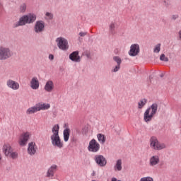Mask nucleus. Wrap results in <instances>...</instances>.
Listing matches in <instances>:
<instances>
[{
    "label": "nucleus",
    "instance_id": "obj_1",
    "mask_svg": "<svg viewBox=\"0 0 181 181\" xmlns=\"http://www.w3.org/2000/svg\"><path fill=\"white\" fill-rule=\"evenodd\" d=\"M60 129V126L59 124H55L52 129V134L51 136V144L54 148H58L59 149H62L64 144H63V141L60 139V136H59V131Z\"/></svg>",
    "mask_w": 181,
    "mask_h": 181
},
{
    "label": "nucleus",
    "instance_id": "obj_2",
    "mask_svg": "<svg viewBox=\"0 0 181 181\" xmlns=\"http://www.w3.org/2000/svg\"><path fill=\"white\" fill-rule=\"evenodd\" d=\"M36 14L28 13L21 16L18 21L13 24V28H19V26H25L26 24L33 23L36 21Z\"/></svg>",
    "mask_w": 181,
    "mask_h": 181
},
{
    "label": "nucleus",
    "instance_id": "obj_3",
    "mask_svg": "<svg viewBox=\"0 0 181 181\" xmlns=\"http://www.w3.org/2000/svg\"><path fill=\"white\" fill-rule=\"evenodd\" d=\"M156 112H158V103H153L151 107L146 110L144 114V119L145 122H151L153 116L156 115Z\"/></svg>",
    "mask_w": 181,
    "mask_h": 181
},
{
    "label": "nucleus",
    "instance_id": "obj_4",
    "mask_svg": "<svg viewBox=\"0 0 181 181\" xmlns=\"http://www.w3.org/2000/svg\"><path fill=\"white\" fill-rule=\"evenodd\" d=\"M150 148L153 151H162L166 148V144L158 140V137L153 136L149 139Z\"/></svg>",
    "mask_w": 181,
    "mask_h": 181
},
{
    "label": "nucleus",
    "instance_id": "obj_5",
    "mask_svg": "<svg viewBox=\"0 0 181 181\" xmlns=\"http://www.w3.org/2000/svg\"><path fill=\"white\" fill-rule=\"evenodd\" d=\"M55 42L57 47H59L60 50H63L64 52L69 50V46L67 39L63 37H59L56 39Z\"/></svg>",
    "mask_w": 181,
    "mask_h": 181
},
{
    "label": "nucleus",
    "instance_id": "obj_6",
    "mask_svg": "<svg viewBox=\"0 0 181 181\" xmlns=\"http://www.w3.org/2000/svg\"><path fill=\"white\" fill-rule=\"evenodd\" d=\"M12 57V52L8 47H0V60H8Z\"/></svg>",
    "mask_w": 181,
    "mask_h": 181
},
{
    "label": "nucleus",
    "instance_id": "obj_7",
    "mask_svg": "<svg viewBox=\"0 0 181 181\" xmlns=\"http://www.w3.org/2000/svg\"><path fill=\"white\" fill-rule=\"evenodd\" d=\"M100 143L97 142V140L93 139L89 141V145L88 146V151L89 152H93V153H97V152L100 151Z\"/></svg>",
    "mask_w": 181,
    "mask_h": 181
},
{
    "label": "nucleus",
    "instance_id": "obj_8",
    "mask_svg": "<svg viewBox=\"0 0 181 181\" xmlns=\"http://www.w3.org/2000/svg\"><path fill=\"white\" fill-rule=\"evenodd\" d=\"M30 136H32V134L28 132L21 134L18 139V145H20V146H26V145H28V141H29Z\"/></svg>",
    "mask_w": 181,
    "mask_h": 181
},
{
    "label": "nucleus",
    "instance_id": "obj_9",
    "mask_svg": "<svg viewBox=\"0 0 181 181\" xmlns=\"http://www.w3.org/2000/svg\"><path fill=\"white\" fill-rule=\"evenodd\" d=\"M59 170V166L56 164H52L47 170L45 174V177L48 179H54V175H56V172Z\"/></svg>",
    "mask_w": 181,
    "mask_h": 181
},
{
    "label": "nucleus",
    "instance_id": "obj_10",
    "mask_svg": "<svg viewBox=\"0 0 181 181\" xmlns=\"http://www.w3.org/2000/svg\"><path fill=\"white\" fill-rule=\"evenodd\" d=\"M94 160L98 166H100V168H104V166L107 165V158L103 155H95L94 156Z\"/></svg>",
    "mask_w": 181,
    "mask_h": 181
},
{
    "label": "nucleus",
    "instance_id": "obj_11",
    "mask_svg": "<svg viewBox=\"0 0 181 181\" xmlns=\"http://www.w3.org/2000/svg\"><path fill=\"white\" fill-rule=\"evenodd\" d=\"M8 88H11V90H13V91H16L17 90H19L21 86L19 85V83L16 81H13L12 79H8L6 83Z\"/></svg>",
    "mask_w": 181,
    "mask_h": 181
},
{
    "label": "nucleus",
    "instance_id": "obj_12",
    "mask_svg": "<svg viewBox=\"0 0 181 181\" xmlns=\"http://www.w3.org/2000/svg\"><path fill=\"white\" fill-rule=\"evenodd\" d=\"M139 52H140L139 45L133 44L130 47V50L129 51V54L132 57H135V56H138V54H139Z\"/></svg>",
    "mask_w": 181,
    "mask_h": 181
},
{
    "label": "nucleus",
    "instance_id": "obj_13",
    "mask_svg": "<svg viewBox=\"0 0 181 181\" xmlns=\"http://www.w3.org/2000/svg\"><path fill=\"white\" fill-rule=\"evenodd\" d=\"M45 30V22L43 21H36L34 26V31L35 33H42Z\"/></svg>",
    "mask_w": 181,
    "mask_h": 181
},
{
    "label": "nucleus",
    "instance_id": "obj_14",
    "mask_svg": "<svg viewBox=\"0 0 181 181\" xmlns=\"http://www.w3.org/2000/svg\"><path fill=\"white\" fill-rule=\"evenodd\" d=\"M78 51H74L69 56V60L74 62V63H80L81 62V57H80Z\"/></svg>",
    "mask_w": 181,
    "mask_h": 181
},
{
    "label": "nucleus",
    "instance_id": "obj_15",
    "mask_svg": "<svg viewBox=\"0 0 181 181\" xmlns=\"http://www.w3.org/2000/svg\"><path fill=\"white\" fill-rule=\"evenodd\" d=\"M36 151H37V147H36V143L32 141L28 144V153L30 156H33L35 153H36Z\"/></svg>",
    "mask_w": 181,
    "mask_h": 181
},
{
    "label": "nucleus",
    "instance_id": "obj_16",
    "mask_svg": "<svg viewBox=\"0 0 181 181\" xmlns=\"http://www.w3.org/2000/svg\"><path fill=\"white\" fill-rule=\"evenodd\" d=\"M44 90L47 91V93H52L54 90V83L53 81L48 80L44 86Z\"/></svg>",
    "mask_w": 181,
    "mask_h": 181
},
{
    "label": "nucleus",
    "instance_id": "obj_17",
    "mask_svg": "<svg viewBox=\"0 0 181 181\" xmlns=\"http://www.w3.org/2000/svg\"><path fill=\"white\" fill-rule=\"evenodd\" d=\"M40 86V83H39V79H37V77H33L30 82V86L31 87L32 90H39Z\"/></svg>",
    "mask_w": 181,
    "mask_h": 181
},
{
    "label": "nucleus",
    "instance_id": "obj_18",
    "mask_svg": "<svg viewBox=\"0 0 181 181\" xmlns=\"http://www.w3.org/2000/svg\"><path fill=\"white\" fill-rule=\"evenodd\" d=\"M159 162H160V159L159 158V156L155 155L150 158L149 159V165L153 168L156 166Z\"/></svg>",
    "mask_w": 181,
    "mask_h": 181
},
{
    "label": "nucleus",
    "instance_id": "obj_19",
    "mask_svg": "<svg viewBox=\"0 0 181 181\" xmlns=\"http://www.w3.org/2000/svg\"><path fill=\"white\" fill-rule=\"evenodd\" d=\"M64 127L65 128L63 132L64 141V142H68L70 138V128H69V126L66 124H64Z\"/></svg>",
    "mask_w": 181,
    "mask_h": 181
},
{
    "label": "nucleus",
    "instance_id": "obj_20",
    "mask_svg": "<svg viewBox=\"0 0 181 181\" xmlns=\"http://www.w3.org/2000/svg\"><path fill=\"white\" fill-rule=\"evenodd\" d=\"M37 107L38 108V111H46V110H49L50 108V104L49 103H37Z\"/></svg>",
    "mask_w": 181,
    "mask_h": 181
},
{
    "label": "nucleus",
    "instance_id": "obj_21",
    "mask_svg": "<svg viewBox=\"0 0 181 181\" xmlns=\"http://www.w3.org/2000/svg\"><path fill=\"white\" fill-rule=\"evenodd\" d=\"M114 170L115 172H121L122 170V160L118 159L114 166Z\"/></svg>",
    "mask_w": 181,
    "mask_h": 181
},
{
    "label": "nucleus",
    "instance_id": "obj_22",
    "mask_svg": "<svg viewBox=\"0 0 181 181\" xmlns=\"http://www.w3.org/2000/svg\"><path fill=\"white\" fill-rule=\"evenodd\" d=\"M39 109L37 107V105L36 104L35 105L29 107L27 111H26V114L27 115H30L32 114H35V112H38Z\"/></svg>",
    "mask_w": 181,
    "mask_h": 181
},
{
    "label": "nucleus",
    "instance_id": "obj_23",
    "mask_svg": "<svg viewBox=\"0 0 181 181\" xmlns=\"http://www.w3.org/2000/svg\"><path fill=\"white\" fill-rule=\"evenodd\" d=\"M97 138H98V141L99 142V144H100V145H104V144H105V141H107V137H105V135L99 133L97 134Z\"/></svg>",
    "mask_w": 181,
    "mask_h": 181
},
{
    "label": "nucleus",
    "instance_id": "obj_24",
    "mask_svg": "<svg viewBox=\"0 0 181 181\" xmlns=\"http://www.w3.org/2000/svg\"><path fill=\"white\" fill-rule=\"evenodd\" d=\"M3 152L5 153L6 156H8L9 153L12 152V147L10 144H4L3 146Z\"/></svg>",
    "mask_w": 181,
    "mask_h": 181
},
{
    "label": "nucleus",
    "instance_id": "obj_25",
    "mask_svg": "<svg viewBox=\"0 0 181 181\" xmlns=\"http://www.w3.org/2000/svg\"><path fill=\"white\" fill-rule=\"evenodd\" d=\"M117 26V23L112 22L109 25V32L110 35H115V28Z\"/></svg>",
    "mask_w": 181,
    "mask_h": 181
},
{
    "label": "nucleus",
    "instance_id": "obj_26",
    "mask_svg": "<svg viewBox=\"0 0 181 181\" xmlns=\"http://www.w3.org/2000/svg\"><path fill=\"white\" fill-rule=\"evenodd\" d=\"M147 103H148V100H146V98L140 100L139 102L138 103L139 110H142V107H145Z\"/></svg>",
    "mask_w": 181,
    "mask_h": 181
},
{
    "label": "nucleus",
    "instance_id": "obj_27",
    "mask_svg": "<svg viewBox=\"0 0 181 181\" xmlns=\"http://www.w3.org/2000/svg\"><path fill=\"white\" fill-rule=\"evenodd\" d=\"M27 8L28 5H26V3H23L20 5L19 11L21 13H25V12H26Z\"/></svg>",
    "mask_w": 181,
    "mask_h": 181
},
{
    "label": "nucleus",
    "instance_id": "obj_28",
    "mask_svg": "<svg viewBox=\"0 0 181 181\" xmlns=\"http://www.w3.org/2000/svg\"><path fill=\"white\" fill-rule=\"evenodd\" d=\"M113 60L117 63V66H121V63H122V59L118 56L113 57Z\"/></svg>",
    "mask_w": 181,
    "mask_h": 181
},
{
    "label": "nucleus",
    "instance_id": "obj_29",
    "mask_svg": "<svg viewBox=\"0 0 181 181\" xmlns=\"http://www.w3.org/2000/svg\"><path fill=\"white\" fill-rule=\"evenodd\" d=\"M139 181H153V178L152 177H143L140 179Z\"/></svg>",
    "mask_w": 181,
    "mask_h": 181
},
{
    "label": "nucleus",
    "instance_id": "obj_30",
    "mask_svg": "<svg viewBox=\"0 0 181 181\" xmlns=\"http://www.w3.org/2000/svg\"><path fill=\"white\" fill-rule=\"evenodd\" d=\"M46 19H48L49 21H52L53 19V13L47 12L45 13Z\"/></svg>",
    "mask_w": 181,
    "mask_h": 181
},
{
    "label": "nucleus",
    "instance_id": "obj_31",
    "mask_svg": "<svg viewBox=\"0 0 181 181\" xmlns=\"http://www.w3.org/2000/svg\"><path fill=\"white\" fill-rule=\"evenodd\" d=\"M154 53H159L160 52V44L156 45L153 49Z\"/></svg>",
    "mask_w": 181,
    "mask_h": 181
},
{
    "label": "nucleus",
    "instance_id": "obj_32",
    "mask_svg": "<svg viewBox=\"0 0 181 181\" xmlns=\"http://www.w3.org/2000/svg\"><path fill=\"white\" fill-rule=\"evenodd\" d=\"M160 60H161V62H169V58L166 57L165 54H162L160 57Z\"/></svg>",
    "mask_w": 181,
    "mask_h": 181
},
{
    "label": "nucleus",
    "instance_id": "obj_33",
    "mask_svg": "<svg viewBox=\"0 0 181 181\" xmlns=\"http://www.w3.org/2000/svg\"><path fill=\"white\" fill-rule=\"evenodd\" d=\"M121 69V65H116L113 69H112V73H117Z\"/></svg>",
    "mask_w": 181,
    "mask_h": 181
},
{
    "label": "nucleus",
    "instance_id": "obj_34",
    "mask_svg": "<svg viewBox=\"0 0 181 181\" xmlns=\"http://www.w3.org/2000/svg\"><path fill=\"white\" fill-rule=\"evenodd\" d=\"M11 158H12L13 159H16V158H18V153L16 152H11Z\"/></svg>",
    "mask_w": 181,
    "mask_h": 181
},
{
    "label": "nucleus",
    "instance_id": "obj_35",
    "mask_svg": "<svg viewBox=\"0 0 181 181\" xmlns=\"http://www.w3.org/2000/svg\"><path fill=\"white\" fill-rule=\"evenodd\" d=\"M171 19L172 21H177V19H179V14H173Z\"/></svg>",
    "mask_w": 181,
    "mask_h": 181
},
{
    "label": "nucleus",
    "instance_id": "obj_36",
    "mask_svg": "<svg viewBox=\"0 0 181 181\" xmlns=\"http://www.w3.org/2000/svg\"><path fill=\"white\" fill-rule=\"evenodd\" d=\"M87 32H80L79 36H81V37H84V36L87 35Z\"/></svg>",
    "mask_w": 181,
    "mask_h": 181
},
{
    "label": "nucleus",
    "instance_id": "obj_37",
    "mask_svg": "<svg viewBox=\"0 0 181 181\" xmlns=\"http://www.w3.org/2000/svg\"><path fill=\"white\" fill-rule=\"evenodd\" d=\"M49 60H54V55L50 54L49 55Z\"/></svg>",
    "mask_w": 181,
    "mask_h": 181
},
{
    "label": "nucleus",
    "instance_id": "obj_38",
    "mask_svg": "<svg viewBox=\"0 0 181 181\" xmlns=\"http://www.w3.org/2000/svg\"><path fill=\"white\" fill-rule=\"evenodd\" d=\"M111 181H121V180H118V179H117V178H115V177H112V178L111 179Z\"/></svg>",
    "mask_w": 181,
    "mask_h": 181
},
{
    "label": "nucleus",
    "instance_id": "obj_39",
    "mask_svg": "<svg viewBox=\"0 0 181 181\" xmlns=\"http://www.w3.org/2000/svg\"><path fill=\"white\" fill-rule=\"evenodd\" d=\"M178 36L180 39L181 40V30L178 32Z\"/></svg>",
    "mask_w": 181,
    "mask_h": 181
},
{
    "label": "nucleus",
    "instance_id": "obj_40",
    "mask_svg": "<svg viewBox=\"0 0 181 181\" xmlns=\"http://www.w3.org/2000/svg\"><path fill=\"white\" fill-rule=\"evenodd\" d=\"M84 129H83L82 134H87V132L84 131Z\"/></svg>",
    "mask_w": 181,
    "mask_h": 181
},
{
    "label": "nucleus",
    "instance_id": "obj_41",
    "mask_svg": "<svg viewBox=\"0 0 181 181\" xmlns=\"http://www.w3.org/2000/svg\"><path fill=\"white\" fill-rule=\"evenodd\" d=\"M86 57H88V59H90V53L86 54Z\"/></svg>",
    "mask_w": 181,
    "mask_h": 181
},
{
    "label": "nucleus",
    "instance_id": "obj_42",
    "mask_svg": "<svg viewBox=\"0 0 181 181\" xmlns=\"http://www.w3.org/2000/svg\"><path fill=\"white\" fill-rule=\"evenodd\" d=\"M2 160V155L0 153V162Z\"/></svg>",
    "mask_w": 181,
    "mask_h": 181
},
{
    "label": "nucleus",
    "instance_id": "obj_43",
    "mask_svg": "<svg viewBox=\"0 0 181 181\" xmlns=\"http://www.w3.org/2000/svg\"><path fill=\"white\" fill-rule=\"evenodd\" d=\"M94 175H95V173H93V176H94Z\"/></svg>",
    "mask_w": 181,
    "mask_h": 181
},
{
    "label": "nucleus",
    "instance_id": "obj_44",
    "mask_svg": "<svg viewBox=\"0 0 181 181\" xmlns=\"http://www.w3.org/2000/svg\"><path fill=\"white\" fill-rule=\"evenodd\" d=\"M160 77H163V75H161V76H160Z\"/></svg>",
    "mask_w": 181,
    "mask_h": 181
}]
</instances>
